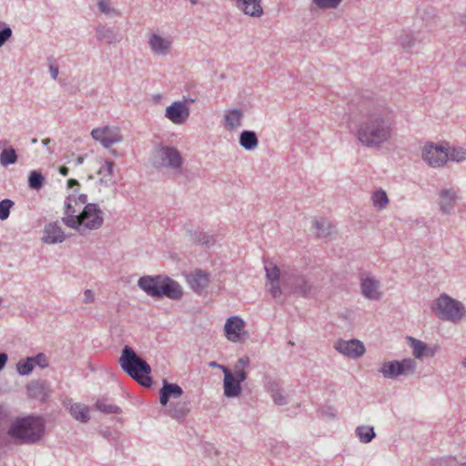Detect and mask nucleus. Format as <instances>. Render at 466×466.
<instances>
[{"mask_svg": "<svg viewBox=\"0 0 466 466\" xmlns=\"http://www.w3.org/2000/svg\"><path fill=\"white\" fill-rule=\"evenodd\" d=\"M352 134L360 146L379 150L393 138L396 129V113L380 98L367 97L358 105L352 116Z\"/></svg>", "mask_w": 466, "mask_h": 466, "instance_id": "1", "label": "nucleus"}, {"mask_svg": "<svg viewBox=\"0 0 466 466\" xmlns=\"http://www.w3.org/2000/svg\"><path fill=\"white\" fill-rule=\"evenodd\" d=\"M46 421L40 416L16 418L8 428L7 435L16 445L38 443L45 437Z\"/></svg>", "mask_w": 466, "mask_h": 466, "instance_id": "2", "label": "nucleus"}, {"mask_svg": "<svg viewBox=\"0 0 466 466\" xmlns=\"http://www.w3.org/2000/svg\"><path fill=\"white\" fill-rule=\"evenodd\" d=\"M121 369L135 381L145 388H150L153 380L150 365L129 346H125L118 360Z\"/></svg>", "mask_w": 466, "mask_h": 466, "instance_id": "3", "label": "nucleus"}, {"mask_svg": "<svg viewBox=\"0 0 466 466\" xmlns=\"http://www.w3.org/2000/svg\"><path fill=\"white\" fill-rule=\"evenodd\" d=\"M431 313L441 321L459 324L466 318V308L462 302L446 293H441L430 306Z\"/></svg>", "mask_w": 466, "mask_h": 466, "instance_id": "4", "label": "nucleus"}, {"mask_svg": "<svg viewBox=\"0 0 466 466\" xmlns=\"http://www.w3.org/2000/svg\"><path fill=\"white\" fill-rule=\"evenodd\" d=\"M70 228L76 230L80 235L99 229L104 224V212L96 203L86 204L77 215V219L72 218Z\"/></svg>", "mask_w": 466, "mask_h": 466, "instance_id": "5", "label": "nucleus"}, {"mask_svg": "<svg viewBox=\"0 0 466 466\" xmlns=\"http://www.w3.org/2000/svg\"><path fill=\"white\" fill-rule=\"evenodd\" d=\"M152 164L157 168H166L175 174H181L184 158L180 151L172 146L159 145L152 153Z\"/></svg>", "mask_w": 466, "mask_h": 466, "instance_id": "6", "label": "nucleus"}, {"mask_svg": "<svg viewBox=\"0 0 466 466\" xmlns=\"http://www.w3.org/2000/svg\"><path fill=\"white\" fill-rule=\"evenodd\" d=\"M173 37L159 29H150L147 33V44L150 52L157 56H167L173 49Z\"/></svg>", "mask_w": 466, "mask_h": 466, "instance_id": "7", "label": "nucleus"}, {"mask_svg": "<svg viewBox=\"0 0 466 466\" xmlns=\"http://www.w3.org/2000/svg\"><path fill=\"white\" fill-rule=\"evenodd\" d=\"M416 368V361L411 358H406L401 360L385 361L379 369V372L385 379H396L413 374Z\"/></svg>", "mask_w": 466, "mask_h": 466, "instance_id": "8", "label": "nucleus"}, {"mask_svg": "<svg viewBox=\"0 0 466 466\" xmlns=\"http://www.w3.org/2000/svg\"><path fill=\"white\" fill-rule=\"evenodd\" d=\"M282 282L285 289L289 292L308 296L312 289L309 279L296 269L285 271L282 275Z\"/></svg>", "mask_w": 466, "mask_h": 466, "instance_id": "9", "label": "nucleus"}, {"mask_svg": "<svg viewBox=\"0 0 466 466\" xmlns=\"http://www.w3.org/2000/svg\"><path fill=\"white\" fill-rule=\"evenodd\" d=\"M421 158L431 167H441L449 160L448 149L441 145L427 142L421 148Z\"/></svg>", "mask_w": 466, "mask_h": 466, "instance_id": "10", "label": "nucleus"}, {"mask_svg": "<svg viewBox=\"0 0 466 466\" xmlns=\"http://www.w3.org/2000/svg\"><path fill=\"white\" fill-rule=\"evenodd\" d=\"M91 137L105 148H110L113 145L123 141L119 127L113 126L96 127L91 131Z\"/></svg>", "mask_w": 466, "mask_h": 466, "instance_id": "11", "label": "nucleus"}, {"mask_svg": "<svg viewBox=\"0 0 466 466\" xmlns=\"http://www.w3.org/2000/svg\"><path fill=\"white\" fill-rule=\"evenodd\" d=\"M334 349L340 354L354 360L362 357L366 351L364 344L357 339H339L334 343Z\"/></svg>", "mask_w": 466, "mask_h": 466, "instance_id": "12", "label": "nucleus"}, {"mask_svg": "<svg viewBox=\"0 0 466 466\" xmlns=\"http://www.w3.org/2000/svg\"><path fill=\"white\" fill-rule=\"evenodd\" d=\"M264 268L268 279L267 289L273 298H278L282 294L279 285L280 270L272 261H265Z\"/></svg>", "mask_w": 466, "mask_h": 466, "instance_id": "13", "label": "nucleus"}, {"mask_svg": "<svg viewBox=\"0 0 466 466\" xmlns=\"http://www.w3.org/2000/svg\"><path fill=\"white\" fill-rule=\"evenodd\" d=\"M459 199L458 190L454 187L441 188L438 194L439 210L443 215H451Z\"/></svg>", "mask_w": 466, "mask_h": 466, "instance_id": "14", "label": "nucleus"}, {"mask_svg": "<svg viewBox=\"0 0 466 466\" xmlns=\"http://www.w3.org/2000/svg\"><path fill=\"white\" fill-rule=\"evenodd\" d=\"M190 115V109L186 102L175 101L166 108L165 117L175 125H182L187 122Z\"/></svg>", "mask_w": 466, "mask_h": 466, "instance_id": "15", "label": "nucleus"}, {"mask_svg": "<svg viewBox=\"0 0 466 466\" xmlns=\"http://www.w3.org/2000/svg\"><path fill=\"white\" fill-rule=\"evenodd\" d=\"M224 331L228 340L239 342L246 334L245 321L238 316L229 317L225 323Z\"/></svg>", "mask_w": 466, "mask_h": 466, "instance_id": "16", "label": "nucleus"}, {"mask_svg": "<svg viewBox=\"0 0 466 466\" xmlns=\"http://www.w3.org/2000/svg\"><path fill=\"white\" fill-rule=\"evenodd\" d=\"M26 391L30 399L45 402L51 394L50 384L45 380H35L26 385Z\"/></svg>", "mask_w": 466, "mask_h": 466, "instance_id": "17", "label": "nucleus"}, {"mask_svg": "<svg viewBox=\"0 0 466 466\" xmlns=\"http://www.w3.org/2000/svg\"><path fill=\"white\" fill-rule=\"evenodd\" d=\"M187 281L190 288L198 295L202 294L208 288L210 278L209 274L202 269H196L187 275Z\"/></svg>", "mask_w": 466, "mask_h": 466, "instance_id": "18", "label": "nucleus"}, {"mask_svg": "<svg viewBox=\"0 0 466 466\" xmlns=\"http://www.w3.org/2000/svg\"><path fill=\"white\" fill-rule=\"evenodd\" d=\"M236 7L244 15L253 17L260 18L264 15V8L262 0H233Z\"/></svg>", "mask_w": 466, "mask_h": 466, "instance_id": "19", "label": "nucleus"}, {"mask_svg": "<svg viewBox=\"0 0 466 466\" xmlns=\"http://www.w3.org/2000/svg\"><path fill=\"white\" fill-rule=\"evenodd\" d=\"M407 341L412 350L413 357L418 360H422L425 357H433L439 349L438 346L430 347L425 342L410 336L407 337Z\"/></svg>", "mask_w": 466, "mask_h": 466, "instance_id": "20", "label": "nucleus"}, {"mask_svg": "<svg viewBox=\"0 0 466 466\" xmlns=\"http://www.w3.org/2000/svg\"><path fill=\"white\" fill-rule=\"evenodd\" d=\"M159 289V298L167 297L171 299H180L183 296V289L181 286L168 277L161 276V284Z\"/></svg>", "mask_w": 466, "mask_h": 466, "instance_id": "21", "label": "nucleus"}, {"mask_svg": "<svg viewBox=\"0 0 466 466\" xmlns=\"http://www.w3.org/2000/svg\"><path fill=\"white\" fill-rule=\"evenodd\" d=\"M41 239L46 244H58L66 239V235L57 222H52L45 226Z\"/></svg>", "mask_w": 466, "mask_h": 466, "instance_id": "22", "label": "nucleus"}, {"mask_svg": "<svg viewBox=\"0 0 466 466\" xmlns=\"http://www.w3.org/2000/svg\"><path fill=\"white\" fill-rule=\"evenodd\" d=\"M224 373V394L228 398L238 397L242 390L241 385L236 380L233 373L225 366H220Z\"/></svg>", "mask_w": 466, "mask_h": 466, "instance_id": "23", "label": "nucleus"}, {"mask_svg": "<svg viewBox=\"0 0 466 466\" xmlns=\"http://www.w3.org/2000/svg\"><path fill=\"white\" fill-rule=\"evenodd\" d=\"M161 284V275L157 276H144L138 279L137 285L138 287L144 290L147 295L159 298L160 289L159 286Z\"/></svg>", "mask_w": 466, "mask_h": 466, "instance_id": "24", "label": "nucleus"}, {"mask_svg": "<svg viewBox=\"0 0 466 466\" xmlns=\"http://www.w3.org/2000/svg\"><path fill=\"white\" fill-rule=\"evenodd\" d=\"M182 388L176 383H169L167 380H163V386L159 390V401L162 406H167L169 400L178 399L182 396Z\"/></svg>", "mask_w": 466, "mask_h": 466, "instance_id": "25", "label": "nucleus"}, {"mask_svg": "<svg viewBox=\"0 0 466 466\" xmlns=\"http://www.w3.org/2000/svg\"><path fill=\"white\" fill-rule=\"evenodd\" d=\"M360 288L362 295L369 299L379 300L381 298L379 281L374 278L361 277Z\"/></svg>", "mask_w": 466, "mask_h": 466, "instance_id": "26", "label": "nucleus"}, {"mask_svg": "<svg viewBox=\"0 0 466 466\" xmlns=\"http://www.w3.org/2000/svg\"><path fill=\"white\" fill-rule=\"evenodd\" d=\"M190 411V402L189 401H177L172 402L167 413L173 419L177 420H184Z\"/></svg>", "mask_w": 466, "mask_h": 466, "instance_id": "27", "label": "nucleus"}, {"mask_svg": "<svg viewBox=\"0 0 466 466\" xmlns=\"http://www.w3.org/2000/svg\"><path fill=\"white\" fill-rule=\"evenodd\" d=\"M76 195L70 194L66 198L65 200V216L62 218V222L68 228H70L72 218L77 219L78 210L76 208Z\"/></svg>", "mask_w": 466, "mask_h": 466, "instance_id": "28", "label": "nucleus"}, {"mask_svg": "<svg viewBox=\"0 0 466 466\" xmlns=\"http://www.w3.org/2000/svg\"><path fill=\"white\" fill-rule=\"evenodd\" d=\"M243 112L240 109H230L224 115L225 127L234 130L242 124Z\"/></svg>", "mask_w": 466, "mask_h": 466, "instance_id": "29", "label": "nucleus"}, {"mask_svg": "<svg viewBox=\"0 0 466 466\" xmlns=\"http://www.w3.org/2000/svg\"><path fill=\"white\" fill-rule=\"evenodd\" d=\"M96 36L98 41L105 42L108 45H112L120 41L112 28L103 25H99L96 28Z\"/></svg>", "mask_w": 466, "mask_h": 466, "instance_id": "30", "label": "nucleus"}, {"mask_svg": "<svg viewBox=\"0 0 466 466\" xmlns=\"http://www.w3.org/2000/svg\"><path fill=\"white\" fill-rule=\"evenodd\" d=\"M69 412L75 420L80 422L86 423L90 420L89 408L85 404H72L69 408Z\"/></svg>", "mask_w": 466, "mask_h": 466, "instance_id": "31", "label": "nucleus"}, {"mask_svg": "<svg viewBox=\"0 0 466 466\" xmlns=\"http://www.w3.org/2000/svg\"><path fill=\"white\" fill-rule=\"evenodd\" d=\"M239 144L246 150H253L258 145L257 134L254 131L244 130L239 135Z\"/></svg>", "mask_w": 466, "mask_h": 466, "instance_id": "32", "label": "nucleus"}, {"mask_svg": "<svg viewBox=\"0 0 466 466\" xmlns=\"http://www.w3.org/2000/svg\"><path fill=\"white\" fill-rule=\"evenodd\" d=\"M190 239L198 245L209 248L216 243V238L213 235L201 230H196L190 233Z\"/></svg>", "mask_w": 466, "mask_h": 466, "instance_id": "33", "label": "nucleus"}, {"mask_svg": "<svg viewBox=\"0 0 466 466\" xmlns=\"http://www.w3.org/2000/svg\"><path fill=\"white\" fill-rule=\"evenodd\" d=\"M313 226L319 238H326L332 232V224L324 218L314 220Z\"/></svg>", "mask_w": 466, "mask_h": 466, "instance_id": "34", "label": "nucleus"}, {"mask_svg": "<svg viewBox=\"0 0 466 466\" xmlns=\"http://www.w3.org/2000/svg\"><path fill=\"white\" fill-rule=\"evenodd\" d=\"M356 436L362 443H370L376 436L372 426L361 425L355 430Z\"/></svg>", "mask_w": 466, "mask_h": 466, "instance_id": "35", "label": "nucleus"}, {"mask_svg": "<svg viewBox=\"0 0 466 466\" xmlns=\"http://www.w3.org/2000/svg\"><path fill=\"white\" fill-rule=\"evenodd\" d=\"M372 204L375 208L381 210L389 204V198L383 189H378L371 196Z\"/></svg>", "mask_w": 466, "mask_h": 466, "instance_id": "36", "label": "nucleus"}, {"mask_svg": "<svg viewBox=\"0 0 466 466\" xmlns=\"http://www.w3.org/2000/svg\"><path fill=\"white\" fill-rule=\"evenodd\" d=\"M95 406L96 410L105 414H119L122 411L118 406L109 403L104 399L97 400Z\"/></svg>", "mask_w": 466, "mask_h": 466, "instance_id": "37", "label": "nucleus"}, {"mask_svg": "<svg viewBox=\"0 0 466 466\" xmlns=\"http://www.w3.org/2000/svg\"><path fill=\"white\" fill-rule=\"evenodd\" d=\"M113 169L114 162L109 160L105 161V163L100 167L98 175L101 176L100 181L102 183L107 184L112 180Z\"/></svg>", "mask_w": 466, "mask_h": 466, "instance_id": "38", "label": "nucleus"}, {"mask_svg": "<svg viewBox=\"0 0 466 466\" xmlns=\"http://www.w3.org/2000/svg\"><path fill=\"white\" fill-rule=\"evenodd\" d=\"M17 155L13 147L5 148L0 154V165L7 167L17 161Z\"/></svg>", "mask_w": 466, "mask_h": 466, "instance_id": "39", "label": "nucleus"}, {"mask_svg": "<svg viewBox=\"0 0 466 466\" xmlns=\"http://www.w3.org/2000/svg\"><path fill=\"white\" fill-rule=\"evenodd\" d=\"M45 177L39 171H31L28 177V185L31 188L38 190L44 186Z\"/></svg>", "mask_w": 466, "mask_h": 466, "instance_id": "40", "label": "nucleus"}, {"mask_svg": "<svg viewBox=\"0 0 466 466\" xmlns=\"http://www.w3.org/2000/svg\"><path fill=\"white\" fill-rule=\"evenodd\" d=\"M34 367L33 359H31V357L21 360L16 365L17 372L23 376L29 375L33 371Z\"/></svg>", "mask_w": 466, "mask_h": 466, "instance_id": "41", "label": "nucleus"}, {"mask_svg": "<svg viewBox=\"0 0 466 466\" xmlns=\"http://www.w3.org/2000/svg\"><path fill=\"white\" fill-rule=\"evenodd\" d=\"M312 4L315 5L319 9L330 10L337 9L342 3L343 0H311Z\"/></svg>", "mask_w": 466, "mask_h": 466, "instance_id": "42", "label": "nucleus"}, {"mask_svg": "<svg viewBox=\"0 0 466 466\" xmlns=\"http://www.w3.org/2000/svg\"><path fill=\"white\" fill-rule=\"evenodd\" d=\"M449 160L461 162L466 160V149L463 147H453L448 151Z\"/></svg>", "mask_w": 466, "mask_h": 466, "instance_id": "43", "label": "nucleus"}, {"mask_svg": "<svg viewBox=\"0 0 466 466\" xmlns=\"http://www.w3.org/2000/svg\"><path fill=\"white\" fill-rule=\"evenodd\" d=\"M14 201L5 198L0 201V219L5 220L8 218L10 214V209L14 206Z\"/></svg>", "mask_w": 466, "mask_h": 466, "instance_id": "44", "label": "nucleus"}, {"mask_svg": "<svg viewBox=\"0 0 466 466\" xmlns=\"http://www.w3.org/2000/svg\"><path fill=\"white\" fill-rule=\"evenodd\" d=\"M97 5L100 12L104 13L105 15H108L118 14L116 10L111 6L110 0H98Z\"/></svg>", "mask_w": 466, "mask_h": 466, "instance_id": "45", "label": "nucleus"}, {"mask_svg": "<svg viewBox=\"0 0 466 466\" xmlns=\"http://www.w3.org/2000/svg\"><path fill=\"white\" fill-rule=\"evenodd\" d=\"M400 43L402 47L410 48L414 45V37L410 31H403L400 37Z\"/></svg>", "mask_w": 466, "mask_h": 466, "instance_id": "46", "label": "nucleus"}, {"mask_svg": "<svg viewBox=\"0 0 466 466\" xmlns=\"http://www.w3.org/2000/svg\"><path fill=\"white\" fill-rule=\"evenodd\" d=\"M33 359L34 366H38L41 369H46L49 366V361L47 357L44 353H38Z\"/></svg>", "mask_w": 466, "mask_h": 466, "instance_id": "47", "label": "nucleus"}, {"mask_svg": "<svg viewBox=\"0 0 466 466\" xmlns=\"http://www.w3.org/2000/svg\"><path fill=\"white\" fill-rule=\"evenodd\" d=\"M12 36V29L6 24L0 29V47H2Z\"/></svg>", "mask_w": 466, "mask_h": 466, "instance_id": "48", "label": "nucleus"}, {"mask_svg": "<svg viewBox=\"0 0 466 466\" xmlns=\"http://www.w3.org/2000/svg\"><path fill=\"white\" fill-rule=\"evenodd\" d=\"M267 390L270 392V395L273 393L279 392L281 390V384L279 380H269L266 384Z\"/></svg>", "mask_w": 466, "mask_h": 466, "instance_id": "49", "label": "nucleus"}, {"mask_svg": "<svg viewBox=\"0 0 466 466\" xmlns=\"http://www.w3.org/2000/svg\"><path fill=\"white\" fill-rule=\"evenodd\" d=\"M271 397L273 399V401L277 405L282 406V405L287 404V398H286V396H284L282 394L281 390L279 392L273 393V395H271Z\"/></svg>", "mask_w": 466, "mask_h": 466, "instance_id": "50", "label": "nucleus"}, {"mask_svg": "<svg viewBox=\"0 0 466 466\" xmlns=\"http://www.w3.org/2000/svg\"><path fill=\"white\" fill-rule=\"evenodd\" d=\"M234 377L236 380L241 385V382L245 381L247 379V372L244 370H238V366H235Z\"/></svg>", "mask_w": 466, "mask_h": 466, "instance_id": "51", "label": "nucleus"}, {"mask_svg": "<svg viewBox=\"0 0 466 466\" xmlns=\"http://www.w3.org/2000/svg\"><path fill=\"white\" fill-rule=\"evenodd\" d=\"M95 300L94 292L91 289H86L84 292L83 301L86 304L92 303Z\"/></svg>", "mask_w": 466, "mask_h": 466, "instance_id": "52", "label": "nucleus"}, {"mask_svg": "<svg viewBox=\"0 0 466 466\" xmlns=\"http://www.w3.org/2000/svg\"><path fill=\"white\" fill-rule=\"evenodd\" d=\"M49 72L53 79H56L58 76V66L56 65H50L49 66Z\"/></svg>", "mask_w": 466, "mask_h": 466, "instance_id": "53", "label": "nucleus"}, {"mask_svg": "<svg viewBox=\"0 0 466 466\" xmlns=\"http://www.w3.org/2000/svg\"><path fill=\"white\" fill-rule=\"evenodd\" d=\"M87 200H88V198H87V195H86V194H78L76 196V204L79 202L80 204L86 206V204H88Z\"/></svg>", "mask_w": 466, "mask_h": 466, "instance_id": "54", "label": "nucleus"}, {"mask_svg": "<svg viewBox=\"0 0 466 466\" xmlns=\"http://www.w3.org/2000/svg\"><path fill=\"white\" fill-rule=\"evenodd\" d=\"M7 361V355L5 353H0V370L5 367Z\"/></svg>", "mask_w": 466, "mask_h": 466, "instance_id": "55", "label": "nucleus"}, {"mask_svg": "<svg viewBox=\"0 0 466 466\" xmlns=\"http://www.w3.org/2000/svg\"><path fill=\"white\" fill-rule=\"evenodd\" d=\"M238 363L243 367H246L249 364V359L248 357L244 356L238 360Z\"/></svg>", "mask_w": 466, "mask_h": 466, "instance_id": "56", "label": "nucleus"}, {"mask_svg": "<svg viewBox=\"0 0 466 466\" xmlns=\"http://www.w3.org/2000/svg\"><path fill=\"white\" fill-rule=\"evenodd\" d=\"M75 186H79V182L76 180V179H74V178H70L67 180V187H73Z\"/></svg>", "mask_w": 466, "mask_h": 466, "instance_id": "57", "label": "nucleus"}, {"mask_svg": "<svg viewBox=\"0 0 466 466\" xmlns=\"http://www.w3.org/2000/svg\"><path fill=\"white\" fill-rule=\"evenodd\" d=\"M59 173L63 176H67L69 173V168L65 166H62L59 167Z\"/></svg>", "mask_w": 466, "mask_h": 466, "instance_id": "58", "label": "nucleus"}, {"mask_svg": "<svg viewBox=\"0 0 466 466\" xmlns=\"http://www.w3.org/2000/svg\"><path fill=\"white\" fill-rule=\"evenodd\" d=\"M183 102H186V105L187 106V104L194 103L195 99L191 98V97H184V101Z\"/></svg>", "mask_w": 466, "mask_h": 466, "instance_id": "59", "label": "nucleus"}, {"mask_svg": "<svg viewBox=\"0 0 466 466\" xmlns=\"http://www.w3.org/2000/svg\"><path fill=\"white\" fill-rule=\"evenodd\" d=\"M8 144V141L5 139L0 140V148H4Z\"/></svg>", "mask_w": 466, "mask_h": 466, "instance_id": "60", "label": "nucleus"}, {"mask_svg": "<svg viewBox=\"0 0 466 466\" xmlns=\"http://www.w3.org/2000/svg\"><path fill=\"white\" fill-rule=\"evenodd\" d=\"M42 143H43V145L47 146L50 143V139L49 138L43 139Z\"/></svg>", "mask_w": 466, "mask_h": 466, "instance_id": "61", "label": "nucleus"}, {"mask_svg": "<svg viewBox=\"0 0 466 466\" xmlns=\"http://www.w3.org/2000/svg\"><path fill=\"white\" fill-rule=\"evenodd\" d=\"M209 365H210L211 367H218V368H220V369H221V367H220L221 365H219V364H218V363H216V362H214V361H213V362H211Z\"/></svg>", "mask_w": 466, "mask_h": 466, "instance_id": "62", "label": "nucleus"}, {"mask_svg": "<svg viewBox=\"0 0 466 466\" xmlns=\"http://www.w3.org/2000/svg\"><path fill=\"white\" fill-rule=\"evenodd\" d=\"M189 2H190L191 5H194L198 3V0H189Z\"/></svg>", "mask_w": 466, "mask_h": 466, "instance_id": "63", "label": "nucleus"}, {"mask_svg": "<svg viewBox=\"0 0 466 466\" xmlns=\"http://www.w3.org/2000/svg\"><path fill=\"white\" fill-rule=\"evenodd\" d=\"M461 365L466 368V358H464L461 361Z\"/></svg>", "mask_w": 466, "mask_h": 466, "instance_id": "64", "label": "nucleus"}]
</instances>
